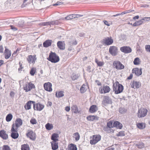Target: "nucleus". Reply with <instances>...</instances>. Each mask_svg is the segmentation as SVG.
Listing matches in <instances>:
<instances>
[{
    "label": "nucleus",
    "mask_w": 150,
    "mask_h": 150,
    "mask_svg": "<svg viewBox=\"0 0 150 150\" xmlns=\"http://www.w3.org/2000/svg\"><path fill=\"white\" fill-rule=\"evenodd\" d=\"M18 25L21 27H22L24 25V22L23 21H19L18 23Z\"/></svg>",
    "instance_id": "nucleus-53"
},
{
    "label": "nucleus",
    "mask_w": 150,
    "mask_h": 150,
    "mask_svg": "<svg viewBox=\"0 0 150 150\" xmlns=\"http://www.w3.org/2000/svg\"><path fill=\"white\" fill-rule=\"evenodd\" d=\"M113 89L115 93L116 94L122 92L124 89L123 86L119 83L117 81L115 82V84L113 85Z\"/></svg>",
    "instance_id": "nucleus-1"
},
{
    "label": "nucleus",
    "mask_w": 150,
    "mask_h": 150,
    "mask_svg": "<svg viewBox=\"0 0 150 150\" xmlns=\"http://www.w3.org/2000/svg\"><path fill=\"white\" fill-rule=\"evenodd\" d=\"M59 137V136L58 134L54 133L52 134L51 137V139L53 140L52 142H55L58 141Z\"/></svg>",
    "instance_id": "nucleus-22"
},
{
    "label": "nucleus",
    "mask_w": 150,
    "mask_h": 150,
    "mask_svg": "<svg viewBox=\"0 0 150 150\" xmlns=\"http://www.w3.org/2000/svg\"><path fill=\"white\" fill-rule=\"evenodd\" d=\"M51 143L52 149L53 150H56L58 149V143L57 142H51Z\"/></svg>",
    "instance_id": "nucleus-24"
},
{
    "label": "nucleus",
    "mask_w": 150,
    "mask_h": 150,
    "mask_svg": "<svg viewBox=\"0 0 150 150\" xmlns=\"http://www.w3.org/2000/svg\"><path fill=\"white\" fill-rule=\"evenodd\" d=\"M0 137L5 140L7 139L8 138V135L6 133V131L4 130L0 131Z\"/></svg>",
    "instance_id": "nucleus-16"
},
{
    "label": "nucleus",
    "mask_w": 150,
    "mask_h": 150,
    "mask_svg": "<svg viewBox=\"0 0 150 150\" xmlns=\"http://www.w3.org/2000/svg\"><path fill=\"white\" fill-rule=\"evenodd\" d=\"M95 62L96 63L97 65L99 67H102L104 65V63L103 62L99 61L96 58Z\"/></svg>",
    "instance_id": "nucleus-32"
},
{
    "label": "nucleus",
    "mask_w": 150,
    "mask_h": 150,
    "mask_svg": "<svg viewBox=\"0 0 150 150\" xmlns=\"http://www.w3.org/2000/svg\"><path fill=\"white\" fill-rule=\"evenodd\" d=\"M103 42L105 44L109 45L113 43V40L111 37H107L103 39Z\"/></svg>",
    "instance_id": "nucleus-9"
},
{
    "label": "nucleus",
    "mask_w": 150,
    "mask_h": 150,
    "mask_svg": "<svg viewBox=\"0 0 150 150\" xmlns=\"http://www.w3.org/2000/svg\"><path fill=\"white\" fill-rule=\"evenodd\" d=\"M101 138V136L100 135H93V139H94V141L96 143L100 140Z\"/></svg>",
    "instance_id": "nucleus-26"
},
{
    "label": "nucleus",
    "mask_w": 150,
    "mask_h": 150,
    "mask_svg": "<svg viewBox=\"0 0 150 150\" xmlns=\"http://www.w3.org/2000/svg\"><path fill=\"white\" fill-rule=\"evenodd\" d=\"M73 18H78L82 16L83 15H79V14H73Z\"/></svg>",
    "instance_id": "nucleus-57"
},
{
    "label": "nucleus",
    "mask_w": 150,
    "mask_h": 150,
    "mask_svg": "<svg viewBox=\"0 0 150 150\" xmlns=\"http://www.w3.org/2000/svg\"><path fill=\"white\" fill-rule=\"evenodd\" d=\"M80 75L77 74H73V76H71V78L73 80H75L77 79L79 77V76Z\"/></svg>",
    "instance_id": "nucleus-44"
},
{
    "label": "nucleus",
    "mask_w": 150,
    "mask_h": 150,
    "mask_svg": "<svg viewBox=\"0 0 150 150\" xmlns=\"http://www.w3.org/2000/svg\"><path fill=\"white\" fill-rule=\"evenodd\" d=\"M71 109L74 113H76L78 112V109L76 105H73L71 107Z\"/></svg>",
    "instance_id": "nucleus-31"
},
{
    "label": "nucleus",
    "mask_w": 150,
    "mask_h": 150,
    "mask_svg": "<svg viewBox=\"0 0 150 150\" xmlns=\"http://www.w3.org/2000/svg\"><path fill=\"white\" fill-rule=\"evenodd\" d=\"M125 135V134L124 132L123 131H121L119 132L118 134H117V136H124Z\"/></svg>",
    "instance_id": "nucleus-46"
},
{
    "label": "nucleus",
    "mask_w": 150,
    "mask_h": 150,
    "mask_svg": "<svg viewBox=\"0 0 150 150\" xmlns=\"http://www.w3.org/2000/svg\"><path fill=\"white\" fill-rule=\"evenodd\" d=\"M2 150H11V149L8 146L4 145L3 147Z\"/></svg>",
    "instance_id": "nucleus-47"
},
{
    "label": "nucleus",
    "mask_w": 150,
    "mask_h": 150,
    "mask_svg": "<svg viewBox=\"0 0 150 150\" xmlns=\"http://www.w3.org/2000/svg\"><path fill=\"white\" fill-rule=\"evenodd\" d=\"M103 130L107 133H110V132L113 133L114 132V130L112 129H111L110 127L107 126L104 127Z\"/></svg>",
    "instance_id": "nucleus-28"
},
{
    "label": "nucleus",
    "mask_w": 150,
    "mask_h": 150,
    "mask_svg": "<svg viewBox=\"0 0 150 150\" xmlns=\"http://www.w3.org/2000/svg\"><path fill=\"white\" fill-rule=\"evenodd\" d=\"M74 135L75 136V140L76 141L79 140L80 138V135L78 132H76L74 134Z\"/></svg>",
    "instance_id": "nucleus-41"
},
{
    "label": "nucleus",
    "mask_w": 150,
    "mask_h": 150,
    "mask_svg": "<svg viewBox=\"0 0 150 150\" xmlns=\"http://www.w3.org/2000/svg\"><path fill=\"white\" fill-rule=\"evenodd\" d=\"M119 112L121 114H124L127 111V110L124 108H120L119 109Z\"/></svg>",
    "instance_id": "nucleus-40"
},
{
    "label": "nucleus",
    "mask_w": 150,
    "mask_h": 150,
    "mask_svg": "<svg viewBox=\"0 0 150 150\" xmlns=\"http://www.w3.org/2000/svg\"><path fill=\"white\" fill-rule=\"evenodd\" d=\"M22 120L21 118H18L16 119L14 124L15 129H18V128L22 125Z\"/></svg>",
    "instance_id": "nucleus-14"
},
{
    "label": "nucleus",
    "mask_w": 150,
    "mask_h": 150,
    "mask_svg": "<svg viewBox=\"0 0 150 150\" xmlns=\"http://www.w3.org/2000/svg\"><path fill=\"white\" fill-rule=\"evenodd\" d=\"M13 117L12 115L11 114H8L6 117V120L8 122H9L11 121Z\"/></svg>",
    "instance_id": "nucleus-35"
},
{
    "label": "nucleus",
    "mask_w": 150,
    "mask_h": 150,
    "mask_svg": "<svg viewBox=\"0 0 150 150\" xmlns=\"http://www.w3.org/2000/svg\"><path fill=\"white\" fill-rule=\"evenodd\" d=\"M97 110L96 105H93L91 106L89 109V111L91 113H93L96 112Z\"/></svg>",
    "instance_id": "nucleus-27"
},
{
    "label": "nucleus",
    "mask_w": 150,
    "mask_h": 150,
    "mask_svg": "<svg viewBox=\"0 0 150 150\" xmlns=\"http://www.w3.org/2000/svg\"><path fill=\"white\" fill-rule=\"evenodd\" d=\"M35 110L37 111H40L42 110L44 107V105L40 103H38L36 104H35Z\"/></svg>",
    "instance_id": "nucleus-21"
},
{
    "label": "nucleus",
    "mask_w": 150,
    "mask_h": 150,
    "mask_svg": "<svg viewBox=\"0 0 150 150\" xmlns=\"http://www.w3.org/2000/svg\"><path fill=\"white\" fill-rule=\"evenodd\" d=\"M132 88H134V86L136 88H139L141 86V83L139 82L134 81L133 82L130 83Z\"/></svg>",
    "instance_id": "nucleus-18"
},
{
    "label": "nucleus",
    "mask_w": 150,
    "mask_h": 150,
    "mask_svg": "<svg viewBox=\"0 0 150 150\" xmlns=\"http://www.w3.org/2000/svg\"><path fill=\"white\" fill-rule=\"evenodd\" d=\"M35 135V134L32 130L28 131V132L26 134L27 137L33 141L35 140L36 139Z\"/></svg>",
    "instance_id": "nucleus-11"
},
{
    "label": "nucleus",
    "mask_w": 150,
    "mask_h": 150,
    "mask_svg": "<svg viewBox=\"0 0 150 150\" xmlns=\"http://www.w3.org/2000/svg\"><path fill=\"white\" fill-rule=\"evenodd\" d=\"M132 73L135 74L137 76H139L142 74V69L138 68H134L132 70Z\"/></svg>",
    "instance_id": "nucleus-13"
},
{
    "label": "nucleus",
    "mask_w": 150,
    "mask_h": 150,
    "mask_svg": "<svg viewBox=\"0 0 150 150\" xmlns=\"http://www.w3.org/2000/svg\"><path fill=\"white\" fill-rule=\"evenodd\" d=\"M117 47L115 46H110L109 49L110 53L113 56H116L117 53Z\"/></svg>",
    "instance_id": "nucleus-8"
},
{
    "label": "nucleus",
    "mask_w": 150,
    "mask_h": 150,
    "mask_svg": "<svg viewBox=\"0 0 150 150\" xmlns=\"http://www.w3.org/2000/svg\"><path fill=\"white\" fill-rule=\"evenodd\" d=\"M62 3H63L62 2H60V1H58L56 3L53 4V5L54 6L59 5L61 4Z\"/></svg>",
    "instance_id": "nucleus-60"
},
{
    "label": "nucleus",
    "mask_w": 150,
    "mask_h": 150,
    "mask_svg": "<svg viewBox=\"0 0 150 150\" xmlns=\"http://www.w3.org/2000/svg\"><path fill=\"white\" fill-rule=\"evenodd\" d=\"M112 100L111 98L108 96H105L103 98L102 104L103 106H105L108 104L112 103Z\"/></svg>",
    "instance_id": "nucleus-4"
},
{
    "label": "nucleus",
    "mask_w": 150,
    "mask_h": 150,
    "mask_svg": "<svg viewBox=\"0 0 150 150\" xmlns=\"http://www.w3.org/2000/svg\"><path fill=\"white\" fill-rule=\"evenodd\" d=\"M113 126L120 129H121L122 127V124L117 121H115L113 123Z\"/></svg>",
    "instance_id": "nucleus-25"
},
{
    "label": "nucleus",
    "mask_w": 150,
    "mask_h": 150,
    "mask_svg": "<svg viewBox=\"0 0 150 150\" xmlns=\"http://www.w3.org/2000/svg\"><path fill=\"white\" fill-rule=\"evenodd\" d=\"M85 86V85L83 84L81 87L80 89V91L81 93H83L86 91L85 88L84 87V86Z\"/></svg>",
    "instance_id": "nucleus-43"
},
{
    "label": "nucleus",
    "mask_w": 150,
    "mask_h": 150,
    "mask_svg": "<svg viewBox=\"0 0 150 150\" xmlns=\"http://www.w3.org/2000/svg\"><path fill=\"white\" fill-rule=\"evenodd\" d=\"M30 122L32 124H36L37 121L35 119H31L30 120Z\"/></svg>",
    "instance_id": "nucleus-52"
},
{
    "label": "nucleus",
    "mask_w": 150,
    "mask_h": 150,
    "mask_svg": "<svg viewBox=\"0 0 150 150\" xmlns=\"http://www.w3.org/2000/svg\"><path fill=\"white\" fill-rule=\"evenodd\" d=\"M87 120L89 121H93L95 118V117L94 116H89L87 117Z\"/></svg>",
    "instance_id": "nucleus-42"
},
{
    "label": "nucleus",
    "mask_w": 150,
    "mask_h": 150,
    "mask_svg": "<svg viewBox=\"0 0 150 150\" xmlns=\"http://www.w3.org/2000/svg\"><path fill=\"white\" fill-rule=\"evenodd\" d=\"M144 146V144L142 142H141L138 145V148L139 149L143 148Z\"/></svg>",
    "instance_id": "nucleus-49"
},
{
    "label": "nucleus",
    "mask_w": 150,
    "mask_h": 150,
    "mask_svg": "<svg viewBox=\"0 0 150 150\" xmlns=\"http://www.w3.org/2000/svg\"><path fill=\"white\" fill-rule=\"evenodd\" d=\"M57 45L58 47L61 50H65V44L63 42L61 41H59L57 42Z\"/></svg>",
    "instance_id": "nucleus-19"
},
{
    "label": "nucleus",
    "mask_w": 150,
    "mask_h": 150,
    "mask_svg": "<svg viewBox=\"0 0 150 150\" xmlns=\"http://www.w3.org/2000/svg\"><path fill=\"white\" fill-rule=\"evenodd\" d=\"M57 21H48V25L51 26L52 25H57Z\"/></svg>",
    "instance_id": "nucleus-39"
},
{
    "label": "nucleus",
    "mask_w": 150,
    "mask_h": 150,
    "mask_svg": "<svg viewBox=\"0 0 150 150\" xmlns=\"http://www.w3.org/2000/svg\"><path fill=\"white\" fill-rule=\"evenodd\" d=\"M143 23L142 20H140L136 22L133 25V26L134 27L136 26L140 25Z\"/></svg>",
    "instance_id": "nucleus-34"
},
{
    "label": "nucleus",
    "mask_w": 150,
    "mask_h": 150,
    "mask_svg": "<svg viewBox=\"0 0 150 150\" xmlns=\"http://www.w3.org/2000/svg\"><path fill=\"white\" fill-rule=\"evenodd\" d=\"M52 83L49 82L45 83L44 84V87L45 90L49 92L52 91Z\"/></svg>",
    "instance_id": "nucleus-12"
},
{
    "label": "nucleus",
    "mask_w": 150,
    "mask_h": 150,
    "mask_svg": "<svg viewBox=\"0 0 150 150\" xmlns=\"http://www.w3.org/2000/svg\"><path fill=\"white\" fill-rule=\"evenodd\" d=\"M35 56V55L33 56L32 55H29L28 58H27V60L28 62L30 63H35V61L36 59Z\"/></svg>",
    "instance_id": "nucleus-17"
},
{
    "label": "nucleus",
    "mask_w": 150,
    "mask_h": 150,
    "mask_svg": "<svg viewBox=\"0 0 150 150\" xmlns=\"http://www.w3.org/2000/svg\"><path fill=\"white\" fill-rule=\"evenodd\" d=\"M114 68L117 70H121L124 68V66L118 61H115L113 62Z\"/></svg>",
    "instance_id": "nucleus-6"
},
{
    "label": "nucleus",
    "mask_w": 150,
    "mask_h": 150,
    "mask_svg": "<svg viewBox=\"0 0 150 150\" xmlns=\"http://www.w3.org/2000/svg\"><path fill=\"white\" fill-rule=\"evenodd\" d=\"M18 129H15L14 124H13L11 129V131L12 132L11 134V137L12 138L16 139L18 137L19 134L18 133Z\"/></svg>",
    "instance_id": "nucleus-3"
},
{
    "label": "nucleus",
    "mask_w": 150,
    "mask_h": 150,
    "mask_svg": "<svg viewBox=\"0 0 150 150\" xmlns=\"http://www.w3.org/2000/svg\"><path fill=\"white\" fill-rule=\"evenodd\" d=\"M120 50L122 52L125 53H128L132 52L131 49L129 47L124 46L120 48Z\"/></svg>",
    "instance_id": "nucleus-15"
},
{
    "label": "nucleus",
    "mask_w": 150,
    "mask_h": 150,
    "mask_svg": "<svg viewBox=\"0 0 150 150\" xmlns=\"http://www.w3.org/2000/svg\"><path fill=\"white\" fill-rule=\"evenodd\" d=\"M140 62L139 59L138 57H137L135 59L133 63L134 64L137 65L140 64Z\"/></svg>",
    "instance_id": "nucleus-38"
},
{
    "label": "nucleus",
    "mask_w": 150,
    "mask_h": 150,
    "mask_svg": "<svg viewBox=\"0 0 150 150\" xmlns=\"http://www.w3.org/2000/svg\"><path fill=\"white\" fill-rule=\"evenodd\" d=\"M137 127L140 129H143L144 128L143 124L142 123H139L137 124Z\"/></svg>",
    "instance_id": "nucleus-45"
},
{
    "label": "nucleus",
    "mask_w": 150,
    "mask_h": 150,
    "mask_svg": "<svg viewBox=\"0 0 150 150\" xmlns=\"http://www.w3.org/2000/svg\"><path fill=\"white\" fill-rule=\"evenodd\" d=\"M143 20L148 21L150 20V17H144L142 20Z\"/></svg>",
    "instance_id": "nucleus-61"
},
{
    "label": "nucleus",
    "mask_w": 150,
    "mask_h": 150,
    "mask_svg": "<svg viewBox=\"0 0 150 150\" xmlns=\"http://www.w3.org/2000/svg\"><path fill=\"white\" fill-rule=\"evenodd\" d=\"M40 25H42V26H48V22H43L42 23H41Z\"/></svg>",
    "instance_id": "nucleus-56"
},
{
    "label": "nucleus",
    "mask_w": 150,
    "mask_h": 150,
    "mask_svg": "<svg viewBox=\"0 0 150 150\" xmlns=\"http://www.w3.org/2000/svg\"><path fill=\"white\" fill-rule=\"evenodd\" d=\"M33 104V108L34 110H35V102L31 100L28 101L24 106V108L26 110H29L31 108V106Z\"/></svg>",
    "instance_id": "nucleus-7"
},
{
    "label": "nucleus",
    "mask_w": 150,
    "mask_h": 150,
    "mask_svg": "<svg viewBox=\"0 0 150 150\" xmlns=\"http://www.w3.org/2000/svg\"><path fill=\"white\" fill-rule=\"evenodd\" d=\"M145 48L146 50L148 52H150V45H147L145 46Z\"/></svg>",
    "instance_id": "nucleus-50"
},
{
    "label": "nucleus",
    "mask_w": 150,
    "mask_h": 150,
    "mask_svg": "<svg viewBox=\"0 0 150 150\" xmlns=\"http://www.w3.org/2000/svg\"><path fill=\"white\" fill-rule=\"evenodd\" d=\"M121 40H125L126 39V36L125 35L122 34L121 35Z\"/></svg>",
    "instance_id": "nucleus-54"
},
{
    "label": "nucleus",
    "mask_w": 150,
    "mask_h": 150,
    "mask_svg": "<svg viewBox=\"0 0 150 150\" xmlns=\"http://www.w3.org/2000/svg\"><path fill=\"white\" fill-rule=\"evenodd\" d=\"M35 87V86L33 84L29 83L28 85L26 84L23 88L26 92H28L30 91L32 88H34Z\"/></svg>",
    "instance_id": "nucleus-10"
},
{
    "label": "nucleus",
    "mask_w": 150,
    "mask_h": 150,
    "mask_svg": "<svg viewBox=\"0 0 150 150\" xmlns=\"http://www.w3.org/2000/svg\"><path fill=\"white\" fill-rule=\"evenodd\" d=\"M19 65L20 68L18 69V70L20 71L22 70V69L23 68V67H22V64L20 62L19 63Z\"/></svg>",
    "instance_id": "nucleus-58"
},
{
    "label": "nucleus",
    "mask_w": 150,
    "mask_h": 150,
    "mask_svg": "<svg viewBox=\"0 0 150 150\" xmlns=\"http://www.w3.org/2000/svg\"><path fill=\"white\" fill-rule=\"evenodd\" d=\"M21 150H30L29 146L27 144L22 145L21 146Z\"/></svg>",
    "instance_id": "nucleus-30"
},
{
    "label": "nucleus",
    "mask_w": 150,
    "mask_h": 150,
    "mask_svg": "<svg viewBox=\"0 0 150 150\" xmlns=\"http://www.w3.org/2000/svg\"><path fill=\"white\" fill-rule=\"evenodd\" d=\"M48 60L52 62L56 63L58 62L59 60V57L55 52H51L50 54Z\"/></svg>",
    "instance_id": "nucleus-2"
},
{
    "label": "nucleus",
    "mask_w": 150,
    "mask_h": 150,
    "mask_svg": "<svg viewBox=\"0 0 150 150\" xmlns=\"http://www.w3.org/2000/svg\"><path fill=\"white\" fill-rule=\"evenodd\" d=\"M52 41L51 40H46L43 43V46L45 47H47L50 46L51 45Z\"/></svg>",
    "instance_id": "nucleus-23"
},
{
    "label": "nucleus",
    "mask_w": 150,
    "mask_h": 150,
    "mask_svg": "<svg viewBox=\"0 0 150 150\" xmlns=\"http://www.w3.org/2000/svg\"><path fill=\"white\" fill-rule=\"evenodd\" d=\"M112 125V122H111L110 121L108 122L107 123V127L112 128L113 127Z\"/></svg>",
    "instance_id": "nucleus-51"
},
{
    "label": "nucleus",
    "mask_w": 150,
    "mask_h": 150,
    "mask_svg": "<svg viewBox=\"0 0 150 150\" xmlns=\"http://www.w3.org/2000/svg\"><path fill=\"white\" fill-rule=\"evenodd\" d=\"M141 7H144V8H146V7H149V5H146V4H142L141 5Z\"/></svg>",
    "instance_id": "nucleus-64"
},
{
    "label": "nucleus",
    "mask_w": 150,
    "mask_h": 150,
    "mask_svg": "<svg viewBox=\"0 0 150 150\" xmlns=\"http://www.w3.org/2000/svg\"><path fill=\"white\" fill-rule=\"evenodd\" d=\"M103 22L105 25L108 26H109L110 25V23H109V22L107 21L104 20L103 21Z\"/></svg>",
    "instance_id": "nucleus-59"
},
{
    "label": "nucleus",
    "mask_w": 150,
    "mask_h": 150,
    "mask_svg": "<svg viewBox=\"0 0 150 150\" xmlns=\"http://www.w3.org/2000/svg\"><path fill=\"white\" fill-rule=\"evenodd\" d=\"M148 110L147 109L144 108H141L139 109L137 113V116L139 118L144 117L147 114Z\"/></svg>",
    "instance_id": "nucleus-5"
},
{
    "label": "nucleus",
    "mask_w": 150,
    "mask_h": 150,
    "mask_svg": "<svg viewBox=\"0 0 150 150\" xmlns=\"http://www.w3.org/2000/svg\"><path fill=\"white\" fill-rule=\"evenodd\" d=\"M73 18V15H70L65 17V19L67 20L71 19Z\"/></svg>",
    "instance_id": "nucleus-48"
},
{
    "label": "nucleus",
    "mask_w": 150,
    "mask_h": 150,
    "mask_svg": "<svg viewBox=\"0 0 150 150\" xmlns=\"http://www.w3.org/2000/svg\"><path fill=\"white\" fill-rule=\"evenodd\" d=\"M56 95L57 97L60 98L64 96V92L63 91H60L58 92L57 95V93H56Z\"/></svg>",
    "instance_id": "nucleus-37"
},
{
    "label": "nucleus",
    "mask_w": 150,
    "mask_h": 150,
    "mask_svg": "<svg viewBox=\"0 0 150 150\" xmlns=\"http://www.w3.org/2000/svg\"><path fill=\"white\" fill-rule=\"evenodd\" d=\"M95 82L98 86H100L102 85L101 83L98 80H96Z\"/></svg>",
    "instance_id": "nucleus-63"
},
{
    "label": "nucleus",
    "mask_w": 150,
    "mask_h": 150,
    "mask_svg": "<svg viewBox=\"0 0 150 150\" xmlns=\"http://www.w3.org/2000/svg\"><path fill=\"white\" fill-rule=\"evenodd\" d=\"M77 148L76 145L71 144H70L69 150H77Z\"/></svg>",
    "instance_id": "nucleus-36"
},
{
    "label": "nucleus",
    "mask_w": 150,
    "mask_h": 150,
    "mask_svg": "<svg viewBox=\"0 0 150 150\" xmlns=\"http://www.w3.org/2000/svg\"><path fill=\"white\" fill-rule=\"evenodd\" d=\"M5 50L4 51L5 58L7 59H8L11 56V51L6 48V47H5Z\"/></svg>",
    "instance_id": "nucleus-20"
},
{
    "label": "nucleus",
    "mask_w": 150,
    "mask_h": 150,
    "mask_svg": "<svg viewBox=\"0 0 150 150\" xmlns=\"http://www.w3.org/2000/svg\"><path fill=\"white\" fill-rule=\"evenodd\" d=\"M35 73V71L34 70V69L32 68L31 69V70L30 71V74L32 76H33Z\"/></svg>",
    "instance_id": "nucleus-55"
},
{
    "label": "nucleus",
    "mask_w": 150,
    "mask_h": 150,
    "mask_svg": "<svg viewBox=\"0 0 150 150\" xmlns=\"http://www.w3.org/2000/svg\"><path fill=\"white\" fill-rule=\"evenodd\" d=\"M103 92L104 93H106L109 92L110 90V89L109 86H104L103 89Z\"/></svg>",
    "instance_id": "nucleus-33"
},
{
    "label": "nucleus",
    "mask_w": 150,
    "mask_h": 150,
    "mask_svg": "<svg viewBox=\"0 0 150 150\" xmlns=\"http://www.w3.org/2000/svg\"><path fill=\"white\" fill-rule=\"evenodd\" d=\"M46 128L47 129L50 130L52 129L53 128V125L51 124L47 123L45 126Z\"/></svg>",
    "instance_id": "nucleus-29"
},
{
    "label": "nucleus",
    "mask_w": 150,
    "mask_h": 150,
    "mask_svg": "<svg viewBox=\"0 0 150 150\" xmlns=\"http://www.w3.org/2000/svg\"><path fill=\"white\" fill-rule=\"evenodd\" d=\"M10 96L12 98H13L14 97V96L15 95V93L14 92L12 91H11L10 92Z\"/></svg>",
    "instance_id": "nucleus-62"
}]
</instances>
